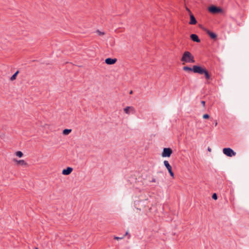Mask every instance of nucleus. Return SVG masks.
Returning a JSON list of instances; mask_svg holds the SVG:
<instances>
[{"label": "nucleus", "instance_id": "1", "mask_svg": "<svg viewBox=\"0 0 249 249\" xmlns=\"http://www.w3.org/2000/svg\"><path fill=\"white\" fill-rule=\"evenodd\" d=\"M182 69L185 71H193L196 73L204 74L205 78L207 80L211 79V74L205 67L199 65H194L192 68H190L186 66H184Z\"/></svg>", "mask_w": 249, "mask_h": 249}, {"label": "nucleus", "instance_id": "2", "mask_svg": "<svg viewBox=\"0 0 249 249\" xmlns=\"http://www.w3.org/2000/svg\"><path fill=\"white\" fill-rule=\"evenodd\" d=\"M181 61L183 62V64L184 63H195V60L194 56L189 51H185L182 54V56L180 59Z\"/></svg>", "mask_w": 249, "mask_h": 249}, {"label": "nucleus", "instance_id": "3", "mask_svg": "<svg viewBox=\"0 0 249 249\" xmlns=\"http://www.w3.org/2000/svg\"><path fill=\"white\" fill-rule=\"evenodd\" d=\"M223 153L228 157H232L235 156L236 152L231 148H224L223 149Z\"/></svg>", "mask_w": 249, "mask_h": 249}, {"label": "nucleus", "instance_id": "4", "mask_svg": "<svg viewBox=\"0 0 249 249\" xmlns=\"http://www.w3.org/2000/svg\"><path fill=\"white\" fill-rule=\"evenodd\" d=\"M208 11L212 14H218L222 12V9L215 5H212L209 7Z\"/></svg>", "mask_w": 249, "mask_h": 249}, {"label": "nucleus", "instance_id": "5", "mask_svg": "<svg viewBox=\"0 0 249 249\" xmlns=\"http://www.w3.org/2000/svg\"><path fill=\"white\" fill-rule=\"evenodd\" d=\"M173 153L171 148H164L161 154L162 157H170Z\"/></svg>", "mask_w": 249, "mask_h": 249}, {"label": "nucleus", "instance_id": "6", "mask_svg": "<svg viewBox=\"0 0 249 249\" xmlns=\"http://www.w3.org/2000/svg\"><path fill=\"white\" fill-rule=\"evenodd\" d=\"M163 163H164V166L167 169L170 176L174 178V174L173 172L172 171V166L170 165L169 162L167 160H164L163 162Z\"/></svg>", "mask_w": 249, "mask_h": 249}, {"label": "nucleus", "instance_id": "7", "mask_svg": "<svg viewBox=\"0 0 249 249\" xmlns=\"http://www.w3.org/2000/svg\"><path fill=\"white\" fill-rule=\"evenodd\" d=\"M147 202L146 200H141L138 201L135 203V206L137 207V209H139L140 210H141L142 209V208L141 206H143V208L145 207V203Z\"/></svg>", "mask_w": 249, "mask_h": 249}, {"label": "nucleus", "instance_id": "8", "mask_svg": "<svg viewBox=\"0 0 249 249\" xmlns=\"http://www.w3.org/2000/svg\"><path fill=\"white\" fill-rule=\"evenodd\" d=\"M205 31L206 33L211 38L213 39H216L217 38V35L215 33L211 32L210 30L207 29H205Z\"/></svg>", "mask_w": 249, "mask_h": 249}, {"label": "nucleus", "instance_id": "9", "mask_svg": "<svg viewBox=\"0 0 249 249\" xmlns=\"http://www.w3.org/2000/svg\"><path fill=\"white\" fill-rule=\"evenodd\" d=\"M116 58H107L105 59V63L107 65H113L117 62Z\"/></svg>", "mask_w": 249, "mask_h": 249}, {"label": "nucleus", "instance_id": "10", "mask_svg": "<svg viewBox=\"0 0 249 249\" xmlns=\"http://www.w3.org/2000/svg\"><path fill=\"white\" fill-rule=\"evenodd\" d=\"M190 21L189 22L190 25H196L197 23V20L193 14H190Z\"/></svg>", "mask_w": 249, "mask_h": 249}, {"label": "nucleus", "instance_id": "11", "mask_svg": "<svg viewBox=\"0 0 249 249\" xmlns=\"http://www.w3.org/2000/svg\"><path fill=\"white\" fill-rule=\"evenodd\" d=\"M191 39L194 42L199 43L200 42V39L199 38L198 36L196 34H193L190 35Z\"/></svg>", "mask_w": 249, "mask_h": 249}, {"label": "nucleus", "instance_id": "12", "mask_svg": "<svg viewBox=\"0 0 249 249\" xmlns=\"http://www.w3.org/2000/svg\"><path fill=\"white\" fill-rule=\"evenodd\" d=\"M73 168L70 167H68L66 169H64L62 170V174L64 175H69L72 171Z\"/></svg>", "mask_w": 249, "mask_h": 249}, {"label": "nucleus", "instance_id": "13", "mask_svg": "<svg viewBox=\"0 0 249 249\" xmlns=\"http://www.w3.org/2000/svg\"><path fill=\"white\" fill-rule=\"evenodd\" d=\"M13 161L16 162L18 165L26 166L28 165V163L23 160H17L16 159H14Z\"/></svg>", "mask_w": 249, "mask_h": 249}, {"label": "nucleus", "instance_id": "14", "mask_svg": "<svg viewBox=\"0 0 249 249\" xmlns=\"http://www.w3.org/2000/svg\"><path fill=\"white\" fill-rule=\"evenodd\" d=\"M129 110H130L133 113L135 112V109L133 107H127L124 109V112L127 114H130Z\"/></svg>", "mask_w": 249, "mask_h": 249}, {"label": "nucleus", "instance_id": "15", "mask_svg": "<svg viewBox=\"0 0 249 249\" xmlns=\"http://www.w3.org/2000/svg\"><path fill=\"white\" fill-rule=\"evenodd\" d=\"M71 131V129H65L63 131V134L65 135H67L69 134Z\"/></svg>", "mask_w": 249, "mask_h": 249}, {"label": "nucleus", "instance_id": "16", "mask_svg": "<svg viewBox=\"0 0 249 249\" xmlns=\"http://www.w3.org/2000/svg\"><path fill=\"white\" fill-rule=\"evenodd\" d=\"M19 73V71H17L10 78L11 81H13L16 79L17 75Z\"/></svg>", "mask_w": 249, "mask_h": 249}, {"label": "nucleus", "instance_id": "17", "mask_svg": "<svg viewBox=\"0 0 249 249\" xmlns=\"http://www.w3.org/2000/svg\"><path fill=\"white\" fill-rule=\"evenodd\" d=\"M16 155L19 158L22 157L23 155V153L20 151H17Z\"/></svg>", "mask_w": 249, "mask_h": 249}, {"label": "nucleus", "instance_id": "18", "mask_svg": "<svg viewBox=\"0 0 249 249\" xmlns=\"http://www.w3.org/2000/svg\"><path fill=\"white\" fill-rule=\"evenodd\" d=\"M212 197L214 200H216L217 199V195L216 193H213L212 195Z\"/></svg>", "mask_w": 249, "mask_h": 249}, {"label": "nucleus", "instance_id": "19", "mask_svg": "<svg viewBox=\"0 0 249 249\" xmlns=\"http://www.w3.org/2000/svg\"><path fill=\"white\" fill-rule=\"evenodd\" d=\"M210 118V116L208 114H205L203 115V118L204 119H208Z\"/></svg>", "mask_w": 249, "mask_h": 249}, {"label": "nucleus", "instance_id": "20", "mask_svg": "<svg viewBox=\"0 0 249 249\" xmlns=\"http://www.w3.org/2000/svg\"><path fill=\"white\" fill-rule=\"evenodd\" d=\"M97 32L98 33L99 35H100V36L105 35V33L104 32H101L99 30H97Z\"/></svg>", "mask_w": 249, "mask_h": 249}, {"label": "nucleus", "instance_id": "21", "mask_svg": "<svg viewBox=\"0 0 249 249\" xmlns=\"http://www.w3.org/2000/svg\"><path fill=\"white\" fill-rule=\"evenodd\" d=\"M122 238H123V237H117V236H114V239H116V240H119V239H121Z\"/></svg>", "mask_w": 249, "mask_h": 249}, {"label": "nucleus", "instance_id": "22", "mask_svg": "<svg viewBox=\"0 0 249 249\" xmlns=\"http://www.w3.org/2000/svg\"><path fill=\"white\" fill-rule=\"evenodd\" d=\"M186 10L189 12V15L192 14L191 10L187 7H186Z\"/></svg>", "mask_w": 249, "mask_h": 249}, {"label": "nucleus", "instance_id": "23", "mask_svg": "<svg viewBox=\"0 0 249 249\" xmlns=\"http://www.w3.org/2000/svg\"><path fill=\"white\" fill-rule=\"evenodd\" d=\"M201 103L203 105V107H205V102L204 101H201Z\"/></svg>", "mask_w": 249, "mask_h": 249}, {"label": "nucleus", "instance_id": "24", "mask_svg": "<svg viewBox=\"0 0 249 249\" xmlns=\"http://www.w3.org/2000/svg\"><path fill=\"white\" fill-rule=\"evenodd\" d=\"M156 182V179L155 178H153L152 180L150 181V182Z\"/></svg>", "mask_w": 249, "mask_h": 249}, {"label": "nucleus", "instance_id": "25", "mask_svg": "<svg viewBox=\"0 0 249 249\" xmlns=\"http://www.w3.org/2000/svg\"><path fill=\"white\" fill-rule=\"evenodd\" d=\"M208 150L209 151L211 152V148H210V147H208Z\"/></svg>", "mask_w": 249, "mask_h": 249}, {"label": "nucleus", "instance_id": "26", "mask_svg": "<svg viewBox=\"0 0 249 249\" xmlns=\"http://www.w3.org/2000/svg\"><path fill=\"white\" fill-rule=\"evenodd\" d=\"M133 93V91L132 90H130V92H129V94H132Z\"/></svg>", "mask_w": 249, "mask_h": 249}, {"label": "nucleus", "instance_id": "27", "mask_svg": "<svg viewBox=\"0 0 249 249\" xmlns=\"http://www.w3.org/2000/svg\"><path fill=\"white\" fill-rule=\"evenodd\" d=\"M127 234H128V232H126L125 233V235H127Z\"/></svg>", "mask_w": 249, "mask_h": 249}, {"label": "nucleus", "instance_id": "28", "mask_svg": "<svg viewBox=\"0 0 249 249\" xmlns=\"http://www.w3.org/2000/svg\"><path fill=\"white\" fill-rule=\"evenodd\" d=\"M215 125L216 126L217 125V122H216L215 123H214Z\"/></svg>", "mask_w": 249, "mask_h": 249}, {"label": "nucleus", "instance_id": "29", "mask_svg": "<svg viewBox=\"0 0 249 249\" xmlns=\"http://www.w3.org/2000/svg\"><path fill=\"white\" fill-rule=\"evenodd\" d=\"M215 125L216 126L217 125V122H216L215 123H214Z\"/></svg>", "mask_w": 249, "mask_h": 249}, {"label": "nucleus", "instance_id": "30", "mask_svg": "<svg viewBox=\"0 0 249 249\" xmlns=\"http://www.w3.org/2000/svg\"><path fill=\"white\" fill-rule=\"evenodd\" d=\"M35 249H38L37 248H36Z\"/></svg>", "mask_w": 249, "mask_h": 249}]
</instances>
